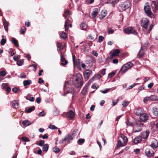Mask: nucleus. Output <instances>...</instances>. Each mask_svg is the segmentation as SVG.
<instances>
[{"mask_svg":"<svg viewBox=\"0 0 158 158\" xmlns=\"http://www.w3.org/2000/svg\"><path fill=\"white\" fill-rule=\"evenodd\" d=\"M141 26L145 29H147L148 33H149L153 27L152 24L150 25L149 21L146 18L142 19L141 23Z\"/></svg>","mask_w":158,"mask_h":158,"instance_id":"obj_1","label":"nucleus"},{"mask_svg":"<svg viewBox=\"0 0 158 158\" xmlns=\"http://www.w3.org/2000/svg\"><path fill=\"white\" fill-rule=\"evenodd\" d=\"M83 81V79L80 73H77L74 77V80L73 81V84L75 87L78 88L82 86Z\"/></svg>","mask_w":158,"mask_h":158,"instance_id":"obj_2","label":"nucleus"},{"mask_svg":"<svg viewBox=\"0 0 158 158\" xmlns=\"http://www.w3.org/2000/svg\"><path fill=\"white\" fill-rule=\"evenodd\" d=\"M133 65L134 64L132 62H129L124 64L122 66L120 69V72L123 73H125L131 67H132Z\"/></svg>","mask_w":158,"mask_h":158,"instance_id":"obj_3","label":"nucleus"},{"mask_svg":"<svg viewBox=\"0 0 158 158\" xmlns=\"http://www.w3.org/2000/svg\"><path fill=\"white\" fill-rule=\"evenodd\" d=\"M64 87L65 90L68 93L73 94L74 92L73 88L71 87L70 85L69 82L66 81L65 82Z\"/></svg>","mask_w":158,"mask_h":158,"instance_id":"obj_4","label":"nucleus"},{"mask_svg":"<svg viewBox=\"0 0 158 158\" xmlns=\"http://www.w3.org/2000/svg\"><path fill=\"white\" fill-rule=\"evenodd\" d=\"M125 33L129 34H133L135 35H137L136 30L133 27H130L124 29L123 30Z\"/></svg>","mask_w":158,"mask_h":158,"instance_id":"obj_5","label":"nucleus"},{"mask_svg":"<svg viewBox=\"0 0 158 158\" xmlns=\"http://www.w3.org/2000/svg\"><path fill=\"white\" fill-rule=\"evenodd\" d=\"M131 4L128 1H126L119 5L120 9L122 11H124L130 7Z\"/></svg>","mask_w":158,"mask_h":158,"instance_id":"obj_6","label":"nucleus"},{"mask_svg":"<svg viewBox=\"0 0 158 158\" xmlns=\"http://www.w3.org/2000/svg\"><path fill=\"white\" fill-rule=\"evenodd\" d=\"M73 139V136L71 134H68L64 138L60 140L59 141L60 143H63L65 142H67L69 143L71 142V141Z\"/></svg>","mask_w":158,"mask_h":158,"instance_id":"obj_7","label":"nucleus"},{"mask_svg":"<svg viewBox=\"0 0 158 158\" xmlns=\"http://www.w3.org/2000/svg\"><path fill=\"white\" fill-rule=\"evenodd\" d=\"M149 118L148 115L147 114H142L139 117L141 121L143 122H146Z\"/></svg>","mask_w":158,"mask_h":158,"instance_id":"obj_8","label":"nucleus"},{"mask_svg":"<svg viewBox=\"0 0 158 158\" xmlns=\"http://www.w3.org/2000/svg\"><path fill=\"white\" fill-rule=\"evenodd\" d=\"M145 153L146 155L148 157L152 156L154 154L153 151L152 150L147 148L145 150Z\"/></svg>","mask_w":158,"mask_h":158,"instance_id":"obj_9","label":"nucleus"},{"mask_svg":"<svg viewBox=\"0 0 158 158\" xmlns=\"http://www.w3.org/2000/svg\"><path fill=\"white\" fill-rule=\"evenodd\" d=\"M66 116L68 118L72 119L74 118L75 114L72 110H70L66 114Z\"/></svg>","mask_w":158,"mask_h":158,"instance_id":"obj_10","label":"nucleus"},{"mask_svg":"<svg viewBox=\"0 0 158 158\" xmlns=\"http://www.w3.org/2000/svg\"><path fill=\"white\" fill-rule=\"evenodd\" d=\"M152 6L153 11L156 12L158 10V4L157 2L152 1Z\"/></svg>","mask_w":158,"mask_h":158,"instance_id":"obj_11","label":"nucleus"},{"mask_svg":"<svg viewBox=\"0 0 158 158\" xmlns=\"http://www.w3.org/2000/svg\"><path fill=\"white\" fill-rule=\"evenodd\" d=\"M144 10L145 13L148 15L150 16L152 15V13L151 11V9L149 5L145 6L144 7Z\"/></svg>","mask_w":158,"mask_h":158,"instance_id":"obj_12","label":"nucleus"},{"mask_svg":"<svg viewBox=\"0 0 158 158\" xmlns=\"http://www.w3.org/2000/svg\"><path fill=\"white\" fill-rule=\"evenodd\" d=\"M10 104L13 108L17 109L19 107V101L17 100H15L12 101L11 102Z\"/></svg>","mask_w":158,"mask_h":158,"instance_id":"obj_13","label":"nucleus"},{"mask_svg":"<svg viewBox=\"0 0 158 158\" xmlns=\"http://www.w3.org/2000/svg\"><path fill=\"white\" fill-rule=\"evenodd\" d=\"M149 131L148 130L143 132L141 134V136L142 139L143 138L144 139H147L149 135Z\"/></svg>","mask_w":158,"mask_h":158,"instance_id":"obj_14","label":"nucleus"},{"mask_svg":"<svg viewBox=\"0 0 158 158\" xmlns=\"http://www.w3.org/2000/svg\"><path fill=\"white\" fill-rule=\"evenodd\" d=\"M120 51L118 49H116L113 51V52L111 53L110 55V57L112 58L114 56H117L118 55L119 53L120 52Z\"/></svg>","mask_w":158,"mask_h":158,"instance_id":"obj_15","label":"nucleus"},{"mask_svg":"<svg viewBox=\"0 0 158 158\" xmlns=\"http://www.w3.org/2000/svg\"><path fill=\"white\" fill-rule=\"evenodd\" d=\"M142 139L141 136H138L134 139V142L135 144H137L140 142L142 140Z\"/></svg>","mask_w":158,"mask_h":158,"instance_id":"obj_16","label":"nucleus"},{"mask_svg":"<svg viewBox=\"0 0 158 158\" xmlns=\"http://www.w3.org/2000/svg\"><path fill=\"white\" fill-rule=\"evenodd\" d=\"M99 12V10L98 8H95L93 10L92 13V17L95 18L96 15L98 14Z\"/></svg>","mask_w":158,"mask_h":158,"instance_id":"obj_17","label":"nucleus"},{"mask_svg":"<svg viewBox=\"0 0 158 158\" xmlns=\"http://www.w3.org/2000/svg\"><path fill=\"white\" fill-rule=\"evenodd\" d=\"M70 23V20L67 19L65 21L64 24V28L65 31H68L69 29V25Z\"/></svg>","mask_w":158,"mask_h":158,"instance_id":"obj_18","label":"nucleus"},{"mask_svg":"<svg viewBox=\"0 0 158 158\" xmlns=\"http://www.w3.org/2000/svg\"><path fill=\"white\" fill-rule=\"evenodd\" d=\"M106 73V69H103L100 70L99 72V73L98 74V77L100 78L101 77L105 75Z\"/></svg>","mask_w":158,"mask_h":158,"instance_id":"obj_19","label":"nucleus"},{"mask_svg":"<svg viewBox=\"0 0 158 158\" xmlns=\"http://www.w3.org/2000/svg\"><path fill=\"white\" fill-rule=\"evenodd\" d=\"M119 0H109L107 2V3L111 4L112 6H114L116 3H117Z\"/></svg>","mask_w":158,"mask_h":158,"instance_id":"obj_20","label":"nucleus"},{"mask_svg":"<svg viewBox=\"0 0 158 158\" xmlns=\"http://www.w3.org/2000/svg\"><path fill=\"white\" fill-rule=\"evenodd\" d=\"M152 113L154 115L156 116H158V106H155L153 108Z\"/></svg>","mask_w":158,"mask_h":158,"instance_id":"obj_21","label":"nucleus"},{"mask_svg":"<svg viewBox=\"0 0 158 158\" xmlns=\"http://www.w3.org/2000/svg\"><path fill=\"white\" fill-rule=\"evenodd\" d=\"M90 71L89 70L85 71L84 74V77L85 79H88L90 74Z\"/></svg>","mask_w":158,"mask_h":158,"instance_id":"obj_22","label":"nucleus"},{"mask_svg":"<svg viewBox=\"0 0 158 158\" xmlns=\"http://www.w3.org/2000/svg\"><path fill=\"white\" fill-rule=\"evenodd\" d=\"M61 61V64L63 65L64 66L66 65L68 63V61L67 60H65L64 58L61 55L60 56Z\"/></svg>","mask_w":158,"mask_h":158,"instance_id":"obj_23","label":"nucleus"},{"mask_svg":"<svg viewBox=\"0 0 158 158\" xmlns=\"http://www.w3.org/2000/svg\"><path fill=\"white\" fill-rule=\"evenodd\" d=\"M3 25L4 29L6 31H7L8 29V23L6 19L3 20Z\"/></svg>","mask_w":158,"mask_h":158,"instance_id":"obj_24","label":"nucleus"},{"mask_svg":"<svg viewBox=\"0 0 158 158\" xmlns=\"http://www.w3.org/2000/svg\"><path fill=\"white\" fill-rule=\"evenodd\" d=\"M135 114L137 115H141L142 114V110L140 108H138L136 109L135 111Z\"/></svg>","mask_w":158,"mask_h":158,"instance_id":"obj_25","label":"nucleus"},{"mask_svg":"<svg viewBox=\"0 0 158 158\" xmlns=\"http://www.w3.org/2000/svg\"><path fill=\"white\" fill-rule=\"evenodd\" d=\"M70 15V13L69 10H66L64 11L63 14V16L66 19L67 18H69Z\"/></svg>","mask_w":158,"mask_h":158,"instance_id":"obj_26","label":"nucleus"},{"mask_svg":"<svg viewBox=\"0 0 158 158\" xmlns=\"http://www.w3.org/2000/svg\"><path fill=\"white\" fill-rule=\"evenodd\" d=\"M22 124L24 127H26L30 125L31 124V123L27 120H25L22 122Z\"/></svg>","mask_w":158,"mask_h":158,"instance_id":"obj_27","label":"nucleus"},{"mask_svg":"<svg viewBox=\"0 0 158 158\" xmlns=\"http://www.w3.org/2000/svg\"><path fill=\"white\" fill-rule=\"evenodd\" d=\"M32 83V81L30 80H25L23 81V84L24 86L29 85Z\"/></svg>","mask_w":158,"mask_h":158,"instance_id":"obj_28","label":"nucleus"},{"mask_svg":"<svg viewBox=\"0 0 158 158\" xmlns=\"http://www.w3.org/2000/svg\"><path fill=\"white\" fill-rule=\"evenodd\" d=\"M88 87H87L85 85L81 91V94L83 95H85L87 93Z\"/></svg>","mask_w":158,"mask_h":158,"instance_id":"obj_29","label":"nucleus"},{"mask_svg":"<svg viewBox=\"0 0 158 158\" xmlns=\"http://www.w3.org/2000/svg\"><path fill=\"white\" fill-rule=\"evenodd\" d=\"M150 100L152 101H157L158 100V97L156 95H152L150 96Z\"/></svg>","mask_w":158,"mask_h":158,"instance_id":"obj_30","label":"nucleus"},{"mask_svg":"<svg viewBox=\"0 0 158 158\" xmlns=\"http://www.w3.org/2000/svg\"><path fill=\"white\" fill-rule=\"evenodd\" d=\"M35 109V107L34 106H32L29 107L27 109H26V110L27 113H30L32 111L34 110Z\"/></svg>","mask_w":158,"mask_h":158,"instance_id":"obj_31","label":"nucleus"},{"mask_svg":"<svg viewBox=\"0 0 158 158\" xmlns=\"http://www.w3.org/2000/svg\"><path fill=\"white\" fill-rule=\"evenodd\" d=\"M144 55V52L143 49L141 48L138 53V56L139 57H142Z\"/></svg>","mask_w":158,"mask_h":158,"instance_id":"obj_32","label":"nucleus"},{"mask_svg":"<svg viewBox=\"0 0 158 158\" xmlns=\"http://www.w3.org/2000/svg\"><path fill=\"white\" fill-rule=\"evenodd\" d=\"M120 136L123 139V141L124 143H126L127 142L128 139L127 137L122 134L120 135Z\"/></svg>","mask_w":158,"mask_h":158,"instance_id":"obj_33","label":"nucleus"},{"mask_svg":"<svg viewBox=\"0 0 158 158\" xmlns=\"http://www.w3.org/2000/svg\"><path fill=\"white\" fill-rule=\"evenodd\" d=\"M12 42L17 47H18L19 46V45L17 40L15 38H12L11 40Z\"/></svg>","mask_w":158,"mask_h":158,"instance_id":"obj_34","label":"nucleus"},{"mask_svg":"<svg viewBox=\"0 0 158 158\" xmlns=\"http://www.w3.org/2000/svg\"><path fill=\"white\" fill-rule=\"evenodd\" d=\"M49 145L48 144L44 145L43 147V151L44 152H47L48 148Z\"/></svg>","mask_w":158,"mask_h":158,"instance_id":"obj_35","label":"nucleus"},{"mask_svg":"<svg viewBox=\"0 0 158 158\" xmlns=\"http://www.w3.org/2000/svg\"><path fill=\"white\" fill-rule=\"evenodd\" d=\"M60 36L61 38L64 39V40L67 37L66 34L64 32H62L61 33Z\"/></svg>","mask_w":158,"mask_h":158,"instance_id":"obj_36","label":"nucleus"},{"mask_svg":"<svg viewBox=\"0 0 158 158\" xmlns=\"http://www.w3.org/2000/svg\"><path fill=\"white\" fill-rule=\"evenodd\" d=\"M60 149L57 146H55L53 148V152L56 153H58L60 152Z\"/></svg>","mask_w":158,"mask_h":158,"instance_id":"obj_37","label":"nucleus"},{"mask_svg":"<svg viewBox=\"0 0 158 158\" xmlns=\"http://www.w3.org/2000/svg\"><path fill=\"white\" fill-rule=\"evenodd\" d=\"M94 79V78H91L89 81L85 84L86 86L89 87V85L93 81Z\"/></svg>","mask_w":158,"mask_h":158,"instance_id":"obj_38","label":"nucleus"},{"mask_svg":"<svg viewBox=\"0 0 158 158\" xmlns=\"http://www.w3.org/2000/svg\"><path fill=\"white\" fill-rule=\"evenodd\" d=\"M116 73V72L115 71H112L108 75V77L109 78H111Z\"/></svg>","mask_w":158,"mask_h":158,"instance_id":"obj_39","label":"nucleus"},{"mask_svg":"<svg viewBox=\"0 0 158 158\" xmlns=\"http://www.w3.org/2000/svg\"><path fill=\"white\" fill-rule=\"evenodd\" d=\"M23 60L21 59L17 61V64L18 66H21L23 64Z\"/></svg>","mask_w":158,"mask_h":158,"instance_id":"obj_40","label":"nucleus"},{"mask_svg":"<svg viewBox=\"0 0 158 158\" xmlns=\"http://www.w3.org/2000/svg\"><path fill=\"white\" fill-rule=\"evenodd\" d=\"M129 101H124L122 103V105L124 107H126L129 104Z\"/></svg>","mask_w":158,"mask_h":158,"instance_id":"obj_41","label":"nucleus"},{"mask_svg":"<svg viewBox=\"0 0 158 158\" xmlns=\"http://www.w3.org/2000/svg\"><path fill=\"white\" fill-rule=\"evenodd\" d=\"M85 142V140L84 139H81L78 140L77 141L78 143L79 144H83Z\"/></svg>","mask_w":158,"mask_h":158,"instance_id":"obj_42","label":"nucleus"},{"mask_svg":"<svg viewBox=\"0 0 158 158\" xmlns=\"http://www.w3.org/2000/svg\"><path fill=\"white\" fill-rule=\"evenodd\" d=\"M150 146L153 149L156 148L158 147V145L157 144H156L154 143H152L151 144Z\"/></svg>","mask_w":158,"mask_h":158,"instance_id":"obj_43","label":"nucleus"},{"mask_svg":"<svg viewBox=\"0 0 158 158\" xmlns=\"http://www.w3.org/2000/svg\"><path fill=\"white\" fill-rule=\"evenodd\" d=\"M117 146L118 147H121L124 146L123 143L120 140H118V141Z\"/></svg>","mask_w":158,"mask_h":158,"instance_id":"obj_44","label":"nucleus"},{"mask_svg":"<svg viewBox=\"0 0 158 158\" xmlns=\"http://www.w3.org/2000/svg\"><path fill=\"white\" fill-rule=\"evenodd\" d=\"M44 141L43 140H40V143H36V144L40 146H42L44 144Z\"/></svg>","mask_w":158,"mask_h":158,"instance_id":"obj_45","label":"nucleus"},{"mask_svg":"<svg viewBox=\"0 0 158 158\" xmlns=\"http://www.w3.org/2000/svg\"><path fill=\"white\" fill-rule=\"evenodd\" d=\"M26 28L25 27L23 26L21 28V30L20 31V32L22 34H24L26 31Z\"/></svg>","mask_w":158,"mask_h":158,"instance_id":"obj_46","label":"nucleus"},{"mask_svg":"<svg viewBox=\"0 0 158 158\" xmlns=\"http://www.w3.org/2000/svg\"><path fill=\"white\" fill-rule=\"evenodd\" d=\"M114 31L112 29H111L108 28L107 33L109 34H112L113 33Z\"/></svg>","mask_w":158,"mask_h":158,"instance_id":"obj_47","label":"nucleus"},{"mask_svg":"<svg viewBox=\"0 0 158 158\" xmlns=\"http://www.w3.org/2000/svg\"><path fill=\"white\" fill-rule=\"evenodd\" d=\"M49 128L51 129L54 130V129H58L57 127H56L55 126L53 125H50L49 126Z\"/></svg>","mask_w":158,"mask_h":158,"instance_id":"obj_48","label":"nucleus"},{"mask_svg":"<svg viewBox=\"0 0 158 158\" xmlns=\"http://www.w3.org/2000/svg\"><path fill=\"white\" fill-rule=\"evenodd\" d=\"M110 90V89H106L105 90H102L101 91V92L103 94H106Z\"/></svg>","mask_w":158,"mask_h":158,"instance_id":"obj_49","label":"nucleus"},{"mask_svg":"<svg viewBox=\"0 0 158 158\" xmlns=\"http://www.w3.org/2000/svg\"><path fill=\"white\" fill-rule=\"evenodd\" d=\"M12 91L14 93H16L18 92H19L20 90L16 87H15L13 89Z\"/></svg>","mask_w":158,"mask_h":158,"instance_id":"obj_50","label":"nucleus"},{"mask_svg":"<svg viewBox=\"0 0 158 158\" xmlns=\"http://www.w3.org/2000/svg\"><path fill=\"white\" fill-rule=\"evenodd\" d=\"M20 55L15 56L13 57V59L15 61H16L20 58Z\"/></svg>","mask_w":158,"mask_h":158,"instance_id":"obj_51","label":"nucleus"},{"mask_svg":"<svg viewBox=\"0 0 158 158\" xmlns=\"http://www.w3.org/2000/svg\"><path fill=\"white\" fill-rule=\"evenodd\" d=\"M21 139L24 142H29L30 140L26 137H24L21 138Z\"/></svg>","mask_w":158,"mask_h":158,"instance_id":"obj_52","label":"nucleus"},{"mask_svg":"<svg viewBox=\"0 0 158 158\" xmlns=\"http://www.w3.org/2000/svg\"><path fill=\"white\" fill-rule=\"evenodd\" d=\"M75 64L77 66L80 65V62L79 59L77 60L76 61H75Z\"/></svg>","mask_w":158,"mask_h":158,"instance_id":"obj_53","label":"nucleus"},{"mask_svg":"<svg viewBox=\"0 0 158 158\" xmlns=\"http://www.w3.org/2000/svg\"><path fill=\"white\" fill-rule=\"evenodd\" d=\"M104 39V37L102 36H99L98 37V41L99 42H102Z\"/></svg>","mask_w":158,"mask_h":158,"instance_id":"obj_54","label":"nucleus"},{"mask_svg":"<svg viewBox=\"0 0 158 158\" xmlns=\"http://www.w3.org/2000/svg\"><path fill=\"white\" fill-rule=\"evenodd\" d=\"M0 73V76L2 77L5 76L6 74L5 71L3 70L1 71Z\"/></svg>","mask_w":158,"mask_h":158,"instance_id":"obj_55","label":"nucleus"},{"mask_svg":"<svg viewBox=\"0 0 158 158\" xmlns=\"http://www.w3.org/2000/svg\"><path fill=\"white\" fill-rule=\"evenodd\" d=\"M6 43V40L4 39H2L1 41V44L2 45H4Z\"/></svg>","mask_w":158,"mask_h":158,"instance_id":"obj_56","label":"nucleus"},{"mask_svg":"<svg viewBox=\"0 0 158 158\" xmlns=\"http://www.w3.org/2000/svg\"><path fill=\"white\" fill-rule=\"evenodd\" d=\"M149 100H150V96L149 97H146L144 98L143 99V102L144 103H145L146 102Z\"/></svg>","mask_w":158,"mask_h":158,"instance_id":"obj_57","label":"nucleus"},{"mask_svg":"<svg viewBox=\"0 0 158 158\" xmlns=\"http://www.w3.org/2000/svg\"><path fill=\"white\" fill-rule=\"evenodd\" d=\"M75 56L74 55H72V59L73 63L74 66H75Z\"/></svg>","mask_w":158,"mask_h":158,"instance_id":"obj_58","label":"nucleus"},{"mask_svg":"<svg viewBox=\"0 0 158 158\" xmlns=\"http://www.w3.org/2000/svg\"><path fill=\"white\" fill-rule=\"evenodd\" d=\"M153 85V82H151L148 85V87L149 89L151 88Z\"/></svg>","mask_w":158,"mask_h":158,"instance_id":"obj_59","label":"nucleus"},{"mask_svg":"<svg viewBox=\"0 0 158 158\" xmlns=\"http://www.w3.org/2000/svg\"><path fill=\"white\" fill-rule=\"evenodd\" d=\"M45 114L44 111H42L39 113V115L40 116H45Z\"/></svg>","mask_w":158,"mask_h":158,"instance_id":"obj_60","label":"nucleus"},{"mask_svg":"<svg viewBox=\"0 0 158 158\" xmlns=\"http://www.w3.org/2000/svg\"><path fill=\"white\" fill-rule=\"evenodd\" d=\"M62 45V44L59 42H57V46L58 48H60Z\"/></svg>","mask_w":158,"mask_h":158,"instance_id":"obj_61","label":"nucleus"},{"mask_svg":"<svg viewBox=\"0 0 158 158\" xmlns=\"http://www.w3.org/2000/svg\"><path fill=\"white\" fill-rule=\"evenodd\" d=\"M85 23L84 22H83L80 25V27L81 28H83L85 26Z\"/></svg>","mask_w":158,"mask_h":158,"instance_id":"obj_62","label":"nucleus"},{"mask_svg":"<svg viewBox=\"0 0 158 158\" xmlns=\"http://www.w3.org/2000/svg\"><path fill=\"white\" fill-rule=\"evenodd\" d=\"M42 139H47L48 138L47 134H46L43 135L42 137Z\"/></svg>","mask_w":158,"mask_h":158,"instance_id":"obj_63","label":"nucleus"},{"mask_svg":"<svg viewBox=\"0 0 158 158\" xmlns=\"http://www.w3.org/2000/svg\"><path fill=\"white\" fill-rule=\"evenodd\" d=\"M59 114V111H57V110H56L54 111L53 113V114L55 115H57Z\"/></svg>","mask_w":158,"mask_h":158,"instance_id":"obj_64","label":"nucleus"}]
</instances>
